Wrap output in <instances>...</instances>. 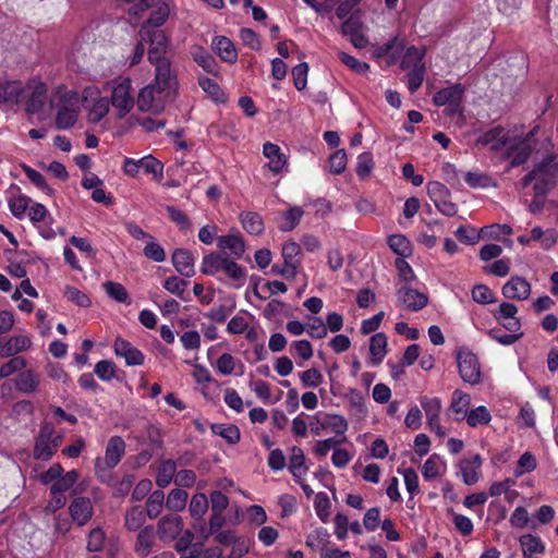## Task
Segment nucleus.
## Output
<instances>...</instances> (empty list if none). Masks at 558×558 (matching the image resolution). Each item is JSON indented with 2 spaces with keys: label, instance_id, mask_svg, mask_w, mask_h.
<instances>
[{
  "label": "nucleus",
  "instance_id": "nucleus-1",
  "mask_svg": "<svg viewBox=\"0 0 558 558\" xmlns=\"http://www.w3.org/2000/svg\"><path fill=\"white\" fill-rule=\"evenodd\" d=\"M531 183L536 196H545L558 184V158L554 153L547 154L536 162L520 182L522 189H526Z\"/></svg>",
  "mask_w": 558,
  "mask_h": 558
},
{
  "label": "nucleus",
  "instance_id": "nucleus-2",
  "mask_svg": "<svg viewBox=\"0 0 558 558\" xmlns=\"http://www.w3.org/2000/svg\"><path fill=\"white\" fill-rule=\"evenodd\" d=\"M51 106L56 110L57 129L68 130L76 123L81 109L76 92L59 88L51 100Z\"/></svg>",
  "mask_w": 558,
  "mask_h": 558
},
{
  "label": "nucleus",
  "instance_id": "nucleus-3",
  "mask_svg": "<svg viewBox=\"0 0 558 558\" xmlns=\"http://www.w3.org/2000/svg\"><path fill=\"white\" fill-rule=\"evenodd\" d=\"M201 271L205 275L215 276L222 271L233 282L235 288L245 283L246 272L243 267L219 253H210L203 257Z\"/></svg>",
  "mask_w": 558,
  "mask_h": 558
},
{
  "label": "nucleus",
  "instance_id": "nucleus-4",
  "mask_svg": "<svg viewBox=\"0 0 558 558\" xmlns=\"http://www.w3.org/2000/svg\"><path fill=\"white\" fill-rule=\"evenodd\" d=\"M110 102L119 118L125 117L134 107V90L129 77H119L111 82Z\"/></svg>",
  "mask_w": 558,
  "mask_h": 558
},
{
  "label": "nucleus",
  "instance_id": "nucleus-5",
  "mask_svg": "<svg viewBox=\"0 0 558 558\" xmlns=\"http://www.w3.org/2000/svg\"><path fill=\"white\" fill-rule=\"evenodd\" d=\"M62 441V435L56 434L50 423H44L40 427L34 447V458L48 461L58 450Z\"/></svg>",
  "mask_w": 558,
  "mask_h": 558
},
{
  "label": "nucleus",
  "instance_id": "nucleus-6",
  "mask_svg": "<svg viewBox=\"0 0 558 558\" xmlns=\"http://www.w3.org/2000/svg\"><path fill=\"white\" fill-rule=\"evenodd\" d=\"M141 170L147 174H151L153 179L156 181H160L163 177V165L151 155L144 156L140 159L124 158L122 171L125 175L136 178Z\"/></svg>",
  "mask_w": 558,
  "mask_h": 558
},
{
  "label": "nucleus",
  "instance_id": "nucleus-7",
  "mask_svg": "<svg viewBox=\"0 0 558 558\" xmlns=\"http://www.w3.org/2000/svg\"><path fill=\"white\" fill-rule=\"evenodd\" d=\"M170 97L167 92L149 84L138 92L136 105L142 112L158 114L163 111Z\"/></svg>",
  "mask_w": 558,
  "mask_h": 558
},
{
  "label": "nucleus",
  "instance_id": "nucleus-8",
  "mask_svg": "<svg viewBox=\"0 0 558 558\" xmlns=\"http://www.w3.org/2000/svg\"><path fill=\"white\" fill-rule=\"evenodd\" d=\"M138 34L142 41L150 45L148 49L149 62L166 59L163 53L168 46V38L163 31L149 28V25H142Z\"/></svg>",
  "mask_w": 558,
  "mask_h": 558
},
{
  "label": "nucleus",
  "instance_id": "nucleus-9",
  "mask_svg": "<svg viewBox=\"0 0 558 558\" xmlns=\"http://www.w3.org/2000/svg\"><path fill=\"white\" fill-rule=\"evenodd\" d=\"M534 132L531 131L524 138L511 141L509 138L508 146L505 148L511 157V166L517 167L525 163L536 149Z\"/></svg>",
  "mask_w": 558,
  "mask_h": 558
},
{
  "label": "nucleus",
  "instance_id": "nucleus-10",
  "mask_svg": "<svg viewBox=\"0 0 558 558\" xmlns=\"http://www.w3.org/2000/svg\"><path fill=\"white\" fill-rule=\"evenodd\" d=\"M420 403L425 412L429 429L438 437H445L447 433L440 425L441 400L437 397L430 398L423 396L420 398Z\"/></svg>",
  "mask_w": 558,
  "mask_h": 558
},
{
  "label": "nucleus",
  "instance_id": "nucleus-11",
  "mask_svg": "<svg viewBox=\"0 0 558 558\" xmlns=\"http://www.w3.org/2000/svg\"><path fill=\"white\" fill-rule=\"evenodd\" d=\"M155 65V80L151 85L167 92L171 96L173 95L178 82L175 74L172 73L171 64L168 59L150 61Z\"/></svg>",
  "mask_w": 558,
  "mask_h": 558
},
{
  "label": "nucleus",
  "instance_id": "nucleus-12",
  "mask_svg": "<svg viewBox=\"0 0 558 558\" xmlns=\"http://www.w3.org/2000/svg\"><path fill=\"white\" fill-rule=\"evenodd\" d=\"M125 452V442L120 436H112L106 447L105 458L97 459L96 469H113Z\"/></svg>",
  "mask_w": 558,
  "mask_h": 558
},
{
  "label": "nucleus",
  "instance_id": "nucleus-13",
  "mask_svg": "<svg viewBox=\"0 0 558 558\" xmlns=\"http://www.w3.org/2000/svg\"><path fill=\"white\" fill-rule=\"evenodd\" d=\"M183 526V520L179 514H167L158 521L157 535L162 542H171L182 533Z\"/></svg>",
  "mask_w": 558,
  "mask_h": 558
},
{
  "label": "nucleus",
  "instance_id": "nucleus-14",
  "mask_svg": "<svg viewBox=\"0 0 558 558\" xmlns=\"http://www.w3.org/2000/svg\"><path fill=\"white\" fill-rule=\"evenodd\" d=\"M459 373L463 381L476 385L481 379V369L476 355L473 353H460L458 355Z\"/></svg>",
  "mask_w": 558,
  "mask_h": 558
},
{
  "label": "nucleus",
  "instance_id": "nucleus-15",
  "mask_svg": "<svg viewBox=\"0 0 558 558\" xmlns=\"http://www.w3.org/2000/svg\"><path fill=\"white\" fill-rule=\"evenodd\" d=\"M398 302L409 311L417 312L424 308L428 303V296L415 289L408 287L407 284L401 286L397 290Z\"/></svg>",
  "mask_w": 558,
  "mask_h": 558
},
{
  "label": "nucleus",
  "instance_id": "nucleus-16",
  "mask_svg": "<svg viewBox=\"0 0 558 558\" xmlns=\"http://www.w3.org/2000/svg\"><path fill=\"white\" fill-rule=\"evenodd\" d=\"M69 513L77 526L86 525L94 514V507L89 498L75 497L70 506Z\"/></svg>",
  "mask_w": 558,
  "mask_h": 558
},
{
  "label": "nucleus",
  "instance_id": "nucleus-17",
  "mask_svg": "<svg viewBox=\"0 0 558 558\" xmlns=\"http://www.w3.org/2000/svg\"><path fill=\"white\" fill-rule=\"evenodd\" d=\"M113 350L117 356L124 359L128 366H138L144 364V353L123 338H117L114 340Z\"/></svg>",
  "mask_w": 558,
  "mask_h": 558
},
{
  "label": "nucleus",
  "instance_id": "nucleus-18",
  "mask_svg": "<svg viewBox=\"0 0 558 558\" xmlns=\"http://www.w3.org/2000/svg\"><path fill=\"white\" fill-rule=\"evenodd\" d=\"M501 292L506 299L524 301L531 294V284L523 277L514 276L504 284Z\"/></svg>",
  "mask_w": 558,
  "mask_h": 558
},
{
  "label": "nucleus",
  "instance_id": "nucleus-19",
  "mask_svg": "<svg viewBox=\"0 0 558 558\" xmlns=\"http://www.w3.org/2000/svg\"><path fill=\"white\" fill-rule=\"evenodd\" d=\"M95 98L93 105L88 107V119L90 122H99L109 111V100L106 97H101L99 92L95 87H87L83 92L84 100L87 102L88 96H94Z\"/></svg>",
  "mask_w": 558,
  "mask_h": 558
},
{
  "label": "nucleus",
  "instance_id": "nucleus-20",
  "mask_svg": "<svg viewBox=\"0 0 558 558\" xmlns=\"http://www.w3.org/2000/svg\"><path fill=\"white\" fill-rule=\"evenodd\" d=\"M482 463L480 454L460 461L459 471L464 484L474 485L478 482Z\"/></svg>",
  "mask_w": 558,
  "mask_h": 558
},
{
  "label": "nucleus",
  "instance_id": "nucleus-21",
  "mask_svg": "<svg viewBox=\"0 0 558 558\" xmlns=\"http://www.w3.org/2000/svg\"><path fill=\"white\" fill-rule=\"evenodd\" d=\"M509 137L506 135L501 126L493 128L492 130L481 134L476 144L482 146H490L493 150L499 151L508 146Z\"/></svg>",
  "mask_w": 558,
  "mask_h": 558
},
{
  "label": "nucleus",
  "instance_id": "nucleus-22",
  "mask_svg": "<svg viewBox=\"0 0 558 558\" xmlns=\"http://www.w3.org/2000/svg\"><path fill=\"white\" fill-rule=\"evenodd\" d=\"M263 155L268 159V169L272 173L281 172L288 163L287 156L277 144L267 142L263 146Z\"/></svg>",
  "mask_w": 558,
  "mask_h": 558
},
{
  "label": "nucleus",
  "instance_id": "nucleus-23",
  "mask_svg": "<svg viewBox=\"0 0 558 558\" xmlns=\"http://www.w3.org/2000/svg\"><path fill=\"white\" fill-rule=\"evenodd\" d=\"M46 86L41 83L25 86L24 98L28 97L26 110L36 113L41 110L46 100Z\"/></svg>",
  "mask_w": 558,
  "mask_h": 558
},
{
  "label": "nucleus",
  "instance_id": "nucleus-24",
  "mask_svg": "<svg viewBox=\"0 0 558 558\" xmlns=\"http://www.w3.org/2000/svg\"><path fill=\"white\" fill-rule=\"evenodd\" d=\"M464 88L461 84H454L438 90L433 98L436 106H459Z\"/></svg>",
  "mask_w": 558,
  "mask_h": 558
},
{
  "label": "nucleus",
  "instance_id": "nucleus-25",
  "mask_svg": "<svg viewBox=\"0 0 558 558\" xmlns=\"http://www.w3.org/2000/svg\"><path fill=\"white\" fill-rule=\"evenodd\" d=\"M217 246L222 252H229L236 258L242 257L245 252L243 238L240 233L221 235L217 239Z\"/></svg>",
  "mask_w": 558,
  "mask_h": 558
},
{
  "label": "nucleus",
  "instance_id": "nucleus-26",
  "mask_svg": "<svg viewBox=\"0 0 558 558\" xmlns=\"http://www.w3.org/2000/svg\"><path fill=\"white\" fill-rule=\"evenodd\" d=\"M25 86L22 82L10 81L0 83V102H20L24 99Z\"/></svg>",
  "mask_w": 558,
  "mask_h": 558
},
{
  "label": "nucleus",
  "instance_id": "nucleus-27",
  "mask_svg": "<svg viewBox=\"0 0 558 558\" xmlns=\"http://www.w3.org/2000/svg\"><path fill=\"white\" fill-rule=\"evenodd\" d=\"M172 264L175 270L184 277L190 278L195 274L194 258L187 250H175L172 255Z\"/></svg>",
  "mask_w": 558,
  "mask_h": 558
},
{
  "label": "nucleus",
  "instance_id": "nucleus-28",
  "mask_svg": "<svg viewBox=\"0 0 558 558\" xmlns=\"http://www.w3.org/2000/svg\"><path fill=\"white\" fill-rule=\"evenodd\" d=\"M32 347V340L26 335H19L11 337L4 344L1 345L0 355L2 357H10L20 352L27 351Z\"/></svg>",
  "mask_w": 558,
  "mask_h": 558
},
{
  "label": "nucleus",
  "instance_id": "nucleus-29",
  "mask_svg": "<svg viewBox=\"0 0 558 558\" xmlns=\"http://www.w3.org/2000/svg\"><path fill=\"white\" fill-rule=\"evenodd\" d=\"M194 534L186 530L178 538L175 549L181 555V558H197L201 554V547L193 544Z\"/></svg>",
  "mask_w": 558,
  "mask_h": 558
},
{
  "label": "nucleus",
  "instance_id": "nucleus-30",
  "mask_svg": "<svg viewBox=\"0 0 558 558\" xmlns=\"http://www.w3.org/2000/svg\"><path fill=\"white\" fill-rule=\"evenodd\" d=\"M211 47L225 62L234 63L236 61L238 52L229 38L225 36H216L213 39Z\"/></svg>",
  "mask_w": 558,
  "mask_h": 558
},
{
  "label": "nucleus",
  "instance_id": "nucleus-31",
  "mask_svg": "<svg viewBox=\"0 0 558 558\" xmlns=\"http://www.w3.org/2000/svg\"><path fill=\"white\" fill-rule=\"evenodd\" d=\"M40 374L34 369L23 371L16 377V389L23 393L35 392L40 384Z\"/></svg>",
  "mask_w": 558,
  "mask_h": 558
},
{
  "label": "nucleus",
  "instance_id": "nucleus-32",
  "mask_svg": "<svg viewBox=\"0 0 558 558\" xmlns=\"http://www.w3.org/2000/svg\"><path fill=\"white\" fill-rule=\"evenodd\" d=\"M388 340L384 332H377L371 337L369 340V354L371 363L378 365L383 362L387 354Z\"/></svg>",
  "mask_w": 558,
  "mask_h": 558
},
{
  "label": "nucleus",
  "instance_id": "nucleus-33",
  "mask_svg": "<svg viewBox=\"0 0 558 558\" xmlns=\"http://www.w3.org/2000/svg\"><path fill=\"white\" fill-rule=\"evenodd\" d=\"M323 418L325 422L326 429L332 432L336 436L340 437L339 439L345 440V433L349 429V423L343 415L336 413H325L323 414Z\"/></svg>",
  "mask_w": 558,
  "mask_h": 558
},
{
  "label": "nucleus",
  "instance_id": "nucleus-34",
  "mask_svg": "<svg viewBox=\"0 0 558 558\" xmlns=\"http://www.w3.org/2000/svg\"><path fill=\"white\" fill-rule=\"evenodd\" d=\"M155 543V532L151 525L143 527L136 537L134 550L140 557H147Z\"/></svg>",
  "mask_w": 558,
  "mask_h": 558
},
{
  "label": "nucleus",
  "instance_id": "nucleus-35",
  "mask_svg": "<svg viewBox=\"0 0 558 558\" xmlns=\"http://www.w3.org/2000/svg\"><path fill=\"white\" fill-rule=\"evenodd\" d=\"M523 558L536 557L545 551L543 541L533 534H524L519 538Z\"/></svg>",
  "mask_w": 558,
  "mask_h": 558
},
{
  "label": "nucleus",
  "instance_id": "nucleus-36",
  "mask_svg": "<svg viewBox=\"0 0 558 558\" xmlns=\"http://www.w3.org/2000/svg\"><path fill=\"white\" fill-rule=\"evenodd\" d=\"M308 468L305 465V454L303 450L293 446L291 448V454L289 459V471L295 480L303 478Z\"/></svg>",
  "mask_w": 558,
  "mask_h": 558
},
{
  "label": "nucleus",
  "instance_id": "nucleus-37",
  "mask_svg": "<svg viewBox=\"0 0 558 558\" xmlns=\"http://www.w3.org/2000/svg\"><path fill=\"white\" fill-rule=\"evenodd\" d=\"M240 221L243 229L251 233L258 235L264 231V221L259 214L255 211H243L240 214Z\"/></svg>",
  "mask_w": 558,
  "mask_h": 558
},
{
  "label": "nucleus",
  "instance_id": "nucleus-38",
  "mask_svg": "<svg viewBox=\"0 0 558 558\" xmlns=\"http://www.w3.org/2000/svg\"><path fill=\"white\" fill-rule=\"evenodd\" d=\"M424 50L415 46H411L405 50L401 60V68L405 71L416 70L418 66H425L423 62Z\"/></svg>",
  "mask_w": 558,
  "mask_h": 558
},
{
  "label": "nucleus",
  "instance_id": "nucleus-39",
  "mask_svg": "<svg viewBox=\"0 0 558 558\" xmlns=\"http://www.w3.org/2000/svg\"><path fill=\"white\" fill-rule=\"evenodd\" d=\"M210 429L230 445H235L240 440V429L234 424L216 423L210 426Z\"/></svg>",
  "mask_w": 558,
  "mask_h": 558
},
{
  "label": "nucleus",
  "instance_id": "nucleus-40",
  "mask_svg": "<svg viewBox=\"0 0 558 558\" xmlns=\"http://www.w3.org/2000/svg\"><path fill=\"white\" fill-rule=\"evenodd\" d=\"M177 475V463L173 460H165L160 463L156 476V484L163 488L167 487Z\"/></svg>",
  "mask_w": 558,
  "mask_h": 558
},
{
  "label": "nucleus",
  "instance_id": "nucleus-41",
  "mask_svg": "<svg viewBox=\"0 0 558 558\" xmlns=\"http://www.w3.org/2000/svg\"><path fill=\"white\" fill-rule=\"evenodd\" d=\"M471 403V397L470 395L462 392L461 390H456L452 393V399L450 403V411L454 412L456 414L460 415L457 417V420H463L464 416L468 414V408Z\"/></svg>",
  "mask_w": 558,
  "mask_h": 558
},
{
  "label": "nucleus",
  "instance_id": "nucleus-42",
  "mask_svg": "<svg viewBox=\"0 0 558 558\" xmlns=\"http://www.w3.org/2000/svg\"><path fill=\"white\" fill-rule=\"evenodd\" d=\"M466 423L471 427H477L480 425H487L492 421V415L486 407L480 405L475 409H472L464 416Z\"/></svg>",
  "mask_w": 558,
  "mask_h": 558
},
{
  "label": "nucleus",
  "instance_id": "nucleus-43",
  "mask_svg": "<svg viewBox=\"0 0 558 558\" xmlns=\"http://www.w3.org/2000/svg\"><path fill=\"white\" fill-rule=\"evenodd\" d=\"M78 473L75 470H71L65 474H61L60 477L52 483L50 492L52 495L62 494L69 490L77 481Z\"/></svg>",
  "mask_w": 558,
  "mask_h": 558
},
{
  "label": "nucleus",
  "instance_id": "nucleus-44",
  "mask_svg": "<svg viewBox=\"0 0 558 558\" xmlns=\"http://www.w3.org/2000/svg\"><path fill=\"white\" fill-rule=\"evenodd\" d=\"M303 215L304 211L299 206L289 208L282 215V222L280 223L279 229L284 232L293 230L299 225Z\"/></svg>",
  "mask_w": 558,
  "mask_h": 558
},
{
  "label": "nucleus",
  "instance_id": "nucleus-45",
  "mask_svg": "<svg viewBox=\"0 0 558 558\" xmlns=\"http://www.w3.org/2000/svg\"><path fill=\"white\" fill-rule=\"evenodd\" d=\"M165 504V494L162 490L153 492L146 501V514L150 519H155L159 515Z\"/></svg>",
  "mask_w": 558,
  "mask_h": 558
},
{
  "label": "nucleus",
  "instance_id": "nucleus-46",
  "mask_svg": "<svg viewBox=\"0 0 558 558\" xmlns=\"http://www.w3.org/2000/svg\"><path fill=\"white\" fill-rule=\"evenodd\" d=\"M388 245L392 252L401 257H407L412 253L410 241L402 234L390 235L388 238Z\"/></svg>",
  "mask_w": 558,
  "mask_h": 558
},
{
  "label": "nucleus",
  "instance_id": "nucleus-47",
  "mask_svg": "<svg viewBox=\"0 0 558 558\" xmlns=\"http://www.w3.org/2000/svg\"><path fill=\"white\" fill-rule=\"evenodd\" d=\"M236 365H239L241 372L239 375L243 373V364L238 362L230 353H223L216 362V368L221 375H231L235 372Z\"/></svg>",
  "mask_w": 558,
  "mask_h": 558
},
{
  "label": "nucleus",
  "instance_id": "nucleus-48",
  "mask_svg": "<svg viewBox=\"0 0 558 558\" xmlns=\"http://www.w3.org/2000/svg\"><path fill=\"white\" fill-rule=\"evenodd\" d=\"M146 515L141 507L131 508L125 514V527L129 531H137L145 523Z\"/></svg>",
  "mask_w": 558,
  "mask_h": 558
},
{
  "label": "nucleus",
  "instance_id": "nucleus-49",
  "mask_svg": "<svg viewBox=\"0 0 558 558\" xmlns=\"http://www.w3.org/2000/svg\"><path fill=\"white\" fill-rule=\"evenodd\" d=\"M194 61L208 73L217 72V63L213 56L202 47H197L193 52Z\"/></svg>",
  "mask_w": 558,
  "mask_h": 558
},
{
  "label": "nucleus",
  "instance_id": "nucleus-50",
  "mask_svg": "<svg viewBox=\"0 0 558 558\" xmlns=\"http://www.w3.org/2000/svg\"><path fill=\"white\" fill-rule=\"evenodd\" d=\"M187 493L183 489L174 488L170 490L166 500V507L172 511H181L185 508Z\"/></svg>",
  "mask_w": 558,
  "mask_h": 558
},
{
  "label": "nucleus",
  "instance_id": "nucleus-51",
  "mask_svg": "<svg viewBox=\"0 0 558 558\" xmlns=\"http://www.w3.org/2000/svg\"><path fill=\"white\" fill-rule=\"evenodd\" d=\"M169 13V7L166 3H158L149 19L143 25H149V28L159 29L158 27L166 23Z\"/></svg>",
  "mask_w": 558,
  "mask_h": 558
},
{
  "label": "nucleus",
  "instance_id": "nucleus-52",
  "mask_svg": "<svg viewBox=\"0 0 558 558\" xmlns=\"http://www.w3.org/2000/svg\"><path fill=\"white\" fill-rule=\"evenodd\" d=\"M331 502L326 493L319 492L315 496L314 508L317 517L323 521L327 522L330 515Z\"/></svg>",
  "mask_w": 558,
  "mask_h": 558
},
{
  "label": "nucleus",
  "instance_id": "nucleus-53",
  "mask_svg": "<svg viewBox=\"0 0 558 558\" xmlns=\"http://www.w3.org/2000/svg\"><path fill=\"white\" fill-rule=\"evenodd\" d=\"M187 281L177 276H171L163 281V288L171 294L177 295L179 299L186 301L184 296Z\"/></svg>",
  "mask_w": 558,
  "mask_h": 558
},
{
  "label": "nucleus",
  "instance_id": "nucleus-54",
  "mask_svg": "<svg viewBox=\"0 0 558 558\" xmlns=\"http://www.w3.org/2000/svg\"><path fill=\"white\" fill-rule=\"evenodd\" d=\"M442 462L437 454H432L422 466V475L426 481H430L440 474Z\"/></svg>",
  "mask_w": 558,
  "mask_h": 558
},
{
  "label": "nucleus",
  "instance_id": "nucleus-55",
  "mask_svg": "<svg viewBox=\"0 0 558 558\" xmlns=\"http://www.w3.org/2000/svg\"><path fill=\"white\" fill-rule=\"evenodd\" d=\"M208 509V499L205 494H195L190 502V513L194 519H201Z\"/></svg>",
  "mask_w": 558,
  "mask_h": 558
},
{
  "label": "nucleus",
  "instance_id": "nucleus-56",
  "mask_svg": "<svg viewBox=\"0 0 558 558\" xmlns=\"http://www.w3.org/2000/svg\"><path fill=\"white\" fill-rule=\"evenodd\" d=\"M106 293L113 300L120 303H130L129 293L126 289L118 282L107 281L104 284Z\"/></svg>",
  "mask_w": 558,
  "mask_h": 558
},
{
  "label": "nucleus",
  "instance_id": "nucleus-57",
  "mask_svg": "<svg viewBox=\"0 0 558 558\" xmlns=\"http://www.w3.org/2000/svg\"><path fill=\"white\" fill-rule=\"evenodd\" d=\"M374 167L373 155L368 151L362 153L357 156L356 174L361 179L369 177Z\"/></svg>",
  "mask_w": 558,
  "mask_h": 558
},
{
  "label": "nucleus",
  "instance_id": "nucleus-58",
  "mask_svg": "<svg viewBox=\"0 0 558 558\" xmlns=\"http://www.w3.org/2000/svg\"><path fill=\"white\" fill-rule=\"evenodd\" d=\"M343 440L337 438V437H330L322 440H317L314 444L313 452L318 458H324L328 454V452L331 449H337L336 447L339 446Z\"/></svg>",
  "mask_w": 558,
  "mask_h": 558
},
{
  "label": "nucleus",
  "instance_id": "nucleus-59",
  "mask_svg": "<svg viewBox=\"0 0 558 558\" xmlns=\"http://www.w3.org/2000/svg\"><path fill=\"white\" fill-rule=\"evenodd\" d=\"M96 376L104 381H109L116 376V365L112 361L101 360L95 365Z\"/></svg>",
  "mask_w": 558,
  "mask_h": 558
},
{
  "label": "nucleus",
  "instance_id": "nucleus-60",
  "mask_svg": "<svg viewBox=\"0 0 558 558\" xmlns=\"http://www.w3.org/2000/svg\"><path fill=\"white\" fill-rule=\"evenodd\" d=\"M348 158L344 149H338L328 159L329 170L331 173L340 174L347 167Z\"/></svg>",
  "mask_w": 558,
  "mask_h": 558
},
{
  "label": "nucleus",
  "instance_id": "nucleus-61",
  "mask_svg": "<svg viewBox=\"0 0 558 558\" xmlns=\"http://www.w3.org/2000/svg\"><path fill=\"white\" fill-rule=\"evenodd\" d=\"M531 240L541 241L544 248H549L556 242V233L551 229L544 231L541 227H534Z\"/></svg>",
  "mask_w": 558,
  "mask_h": 558
},
{
  "label": "nucleus",
  "instance_id": "nucleus-62",
  "mask_svg": "<svg viewBox=\"0 0 558 558\" xmlns=\"http://www.w3.org/2000/svg\"><path fill=\"white\" fill-rule=\"evenodd\" d=\"M106 534L101 527H95L87 535V549L89 551H100L104 547Z\"/></svg>",
  "mask_w": 558,
  "mask_h": 558
},
{
  "label": "nucleus",
  "instance_id": "nucleus-63",
  "mask_svg": "<svg viewBox=\"0 0 558 558\" xmlns=\"http://www.w3.org/2000/svg\"><path fill=\"white\" fill-rule=\"evenodd\" d=\"M472 299L478 304H490L495 302V295L486 284H476L472 289Z\"/></svg>",
  "mask_w": 558,
  "mask_h": 558
},
{
  "label": "nucleus",
  "instance_id": "nucleus-64",
  "mask_svg": "<svg viewBox=\"0 0 558 558\" xmlns=\"http://www.w3.org/2000/svg\"><path fill=\"white\" fill-rule=\"evenodd\" d=\"M426 189L427 194L434 204L438 203L442 198H446L447 196H451L448 187L438 181L428 182Z\"/></svg>",
  "mask_w": 558,
  "mask_h": 558
}]
</instances>
